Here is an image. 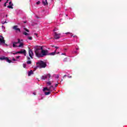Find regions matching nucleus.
<instances>
[{
  "label": "nucleus",
  "mask_w": 127,
  "mask_h": 127,
  "mask_svg": "<svg viewBox=\"0 0 127 127\" xmlns=\"http://www.w3.org/2000/svg\"><path fill=\"white\" fill-rule=\"evenodd\" d=\"M43 47L40 46H36L34 47V51L37 57H42L41 54Z\"/></svg>",
  "instance_id": "obj_1"
},
{
  "label": "nucleus",
  "mask_w": 127,
  "mask_h": 127,
  "mask_svg": "<svg viewBox=\"0 0 127 127\" xmlns=\"http://www.w3.org/2000/svg\"><path fill=\"white\" fill-rule=\"evenodd\" d=\"M37 66L35 67V69H37V68H39L40 69H41L42 68H45L46 66H47V64L46 63H44V62L41 61L40 62H38V63H36Z\"/></svg>",
  "instance_id": "obj_2"
},
{
  "label": "nucleus",
  "mask_w": 127,
  "mask_h": 127,
  "mask_svg": "<svg viewBox=\"0 0 127 127\" xmlns=\"http://www.w3.org/2000/svg\"><path fill=\"white\" fill-rule=\"evenodd\" d=\"M61 36V34L58 33L56 32L54 33V38L55 39H59Z\"/></svg>",
  "instance_id": "obj_3"
},
{
  "label": "nucleus",
  "mask_w": 127,
  "mask_h": 127,
  "mask_svg": "<svg viewBox=\"0 0 127 127\" xmlns=\"http://www.w3.org/2000/svg\"><path fill=\"white\" fill-rule=\"evenodd\" d=\"M48 54H49L48 50H43V48L42 50V53H41L42 57H43V56H46V55H48Z\"/></svg>",
  "instance_id": "obj_4"
},
{
  "label": "nucleus",
  "mask_w": 127,
  "mask_h": 127,
  "mask_svg": "<svg viewBox=\"0 0 127 127\" xmlns=\"http://www.w3.org/2000/svg\"><path fill=\"white\" fill-rule=\"evenodd\" d=\"M0 60H5L6 62H8V63H11V61L8 59L7 57H5L4 56L0 57Z\"/></svg>",
  "instance_id": "obj_5"
},
{
  "label": "nucleus",
  "mask_w": 127,
  "mask_h": 127,
  "mask_svg": "<svg viewBox=\"0 0 127 127\" xmlns=\"http://www.w3.org/2000/svg\"><path fill=\"white\" fill-rule=\"evenodd\" d=\"M15 54H24V56H26V51L25 50H22L15 53Z\"/></svg>",
  "instance_id": "obj_6"
},
{
  "label": "nucleus",
  "mask_w": 127,
  "mask_h": 127,
  "mask_svg": "<svg viewBox=\"0 0 127 127\" xmlns=\"http://www.w3.org/2000/svg\"><path fill=\"white\" fill-rule=\"evenodd\" d=\"M29 56L33 59V56H34V54H33V51L31 50V49H29Z\"/></svg>",
  "instance_id": "obj_7"
},
{
  "label": "nucleus",
  "mask_w": 127,
  "mask_h": 127,
  "mask_svg": "<svg viewBox=\"0 0 127 127\" xmlns=\"http://www.w3.org/2000/svg\"><path fill=\"white\" fill-rule=\"evenodd\" d=\"M12 28L13 29H14V30H15L16 32H17L18 31L19 32H20V29L18 28L17 26H14Z\"/></svg>",
  "instance_id": "obj_8"
},
{
  "label": "nucleus",
  "mask_w": 127,
  "mask_h": 127,
  "mask_svg": "<svg viewBox=\"0 0 127 127\" xmlns=\"http://www.w3.org/2000/svg\"><path fill=\"white\" fill-rule=\"evenodd\" d=\"M18 43H20V39H18V42H14L13 43V47H18V46H16V44Z\"/></svg>",
  "instance_id": "obj_9"
},
{
  "label": "nucleus",
  "mask_w": 127,
  "mask_h": 127,
  "mask_svg": "<svg viewBox=\"0 0 127 127\" xmlns=\"http://www.w3.org/2000/svg\"><path fill=\"white\" fill-rule=\"evenodd\" d=\"M0 42L1 43H2L3 44L5 43L4 39L3 38V37L0 36Z\"/></svg>",
  "instance_id": "obj_10"
},
{
  "label": "nucleus",
  "mask_w": 127,
  "mask_h": 127,
  "mask_svg": "<svg viewBox=\"0 0 127 127\" xmlns=\"http://www.w3.org/2000/svg\"><path fill=\"white\" fill-rule=\"evenodd\" d=\"M9 5L7 6V7L8 8H13V7H12L13 4H12V3L11 2V1H10L9 2Z\"/></svg>",
  "instance_id": "obj_11"
},
{
  "label": "nucleus",
  "mask_w": 127,
  "mask_h": 127,
  "mask_svg": "<svg viewBox=\"0 0 127 127\" xmlns=\"http://www.w3.org/2000/svg\"><path fill=\"white\" fill-rule=\"evenodd\" d=\"M56 50H56L55 51V52H54L50 53H49L48 55H51V56H53L55 55V54H56Z\"/></svg>",
  "instance_id": "obj_12"
},
{
  "label": "nucleus",
  "mask_w": 127,
  "mask_h": 127,
  "mask_svg": "<svg viewBox=\"0 0 127 127\" xmlns=\"http://www.w3.org/2000/svg\"><path fill=\"white\" fill-rule=\"evenodd\" d=\"M41 78L42 80H46V79H47V75H43Z\"/></svg>",
  "instance_id": "obj_13"
},
{
  "label": "nucleus",
  "mask_w": 127,
  "mask_h": 127,
  "mask_svg": "<svg viewBox=\"0 0 127 127\" xmlns=\"http://www.w3.org/2000/svg\"><path fill=\"white\" fill-rule=\"evenodd\" d=\"M33 74V71L32 70H30L28 72V76H31Z\"/></svg>",
  "instance_id": "obj_14"
},
{
  "label": "nucleus",
  "mask_w": 127,
  "mask_h": 127,
  "mask_svg": "<svg viewBox=\"0 0 127 127\" xmlns=\"http://www.w3.org/2000/svg\"><path fill=\"white\" fill-rule=\"evenodd\" d=\"M49 90H50V91H54V87H53V86H51L50 87V88H49Z\"/></svg>",
  "instance_id": "obj_15"
},
{
  "label": "nucleus",
  "mask_w": 127,
  "mask_h": 127,
  "mask_svg": "<svg viewBox=\"0 0 127 127\" xmlns=\"http://www.w3.org/2000/svg\"><path fill=\"white\" fill-rule=\"evenodd\" d=\"M19 43L20 45L18 46V47H23V43L20 42V43Z\"/></svg>",
  "instance_id": "obj_16"
},
{
  "label": "nucleus",
  "mask_w": 127,
  "mask_h": 127,
  "mask_svg": "<svg viewBox=\"0 0 127 127\" xmlns=\"http://www.w3.org/2000/svg\"><path fill=\"white\" fill-rule=\"evenodd\" d=\"M49 90H50L49 88H47V87H45V88H44V89H43V92H45V91H50Z\"/></svg>",
  "instance_id": "obj_17"
},
{
  "label": "nucleus",
  "mask_w": 127,
  "mask_h": 127,
  "mask_svg": "<svg viewBox=\"0 0 127 127\" xmlns=\"http://www.w3.org/2000/svg\"><path fill=\"white\" fill-rule=\"evenodd\" d=\"M43 3L44 5H46V4H48L47 0H45V1L43 0Z\"/></svg>",
  "instance_id": "obj_18"
},
{
  "label": "nucleus",
  "mask_w": 127,
  "mask_h": 127,
  "mask_svg": "<svg viewBox=\"0 0 127 127\" xmlns=\"http://www.w3.org/2000/svg\"><path fill=\"white\" fill-rule=\"evenodd\" d=\"M47 84L48 86H50L51 85V81H48L47 82Z\"/></svg>",
  "instance_id": "obj_19"
},
{
  "label": "nucleus",
  "mask_w": 127,
  "mask_h": 127,
  "mask_svg": "<svg viewBox=\"0 0 127 127\" xmlns=\"http://www.w3.org/2000/svg\"><path fill=\"white\" fill-rule=\"evenodd\" d=\"M50 91H49V92H45V94L47 96L48 95H50Z\"/></svg>",
  "instance_id": "obj_20"
},
{
  "label": "nucleus",
  "mask_w": 127,
  "mask_h": 127,
  "mask_svg": "<svg viewBox=\"0 0 127 127\" xmlns=\"http://www.w3.org/2000/svg\"><path fill=\"white\" fill-rule=\"evenodd\" d=\"M23 34L24 35H29V34L27 33L26 32H24L23 33Z\"/></svg>",
  "instance_id": "obj_21"
},
{
  "label": "nucleus",
  "mask_w": 127,
  "mask_h": 127,
  "mask_svg": "<svg viewBox=\"0 0 127 127\" xmlns=\"http://www.w3.org/2000/svg\"><path fill=\"white\" fill-rule=\"evenodd\" d=\"M27 64H31V61H27Z\"/></svg>",
  "instance_id": "obj_22"
},
{
  "label": "nucleus",
  "mask_w": 127,
  "mask_h": 127,
  "mask_svg": "<svg viewBox=\"0 0 127 127\" xmlns=\"http://www.w3.org/2000/svg\"><path fill=\"white\" fill-rule=\"evenodd\" d=\"M24 29L25 31H27V32H29V30L27 29L26 28H24Z\"/></svg>",
  "instance_id": "obj_23"
},
{
  "label": "nucleus",
  "mask_w": 127,
  "mask_h": 127,
  "mask_svg": "<svg viewBox=\"0 0 127 127\" xmlns=\"http://www.w3.org/2000/svg\"><path fill=\"white\" fill-rule=\"evenodd\" d=\"M28 39L29 40H32V37H28Z\"/></svg>",
  "instance_id": "obj_24"
},
{
  "label": "nucleus",
  "mask_w": 127,
  "mask_h": 127,
  "mask_svg": "<svg viewBox=\"0 0 127 127\" xmlns=\"http://www.w3.org/2000/svg\"><path fill=\"white\" fill-rule=\"evenodd\" d=\"M8 0H7V1L4 4V6H6V3H7Z\"/></svg>",
  "instance_id": "obj_25"
},
{
  "label": "nucleus",
  "mask_w": 127,
  "mask_h": 127,
  "mask_svg": "<svg viewBox=\"0 0 127 127\" xmlns=\"http://www.w3.org/2000/svg\"><path fill=\"white\" fill-rule=\"evenodd\" d=\"M47 76L49 77V78H50V77H51V75H50V74L49 73L47 74Z\"/></svg>",
  "instance_id": "obj_26"
},
{
  "label": "nucleus",
  "mask_w": 127,
  "mask_h": 127,
  "mask_svg": "<svg viewBox=\"0 0 127 127\" xmlns=\"http://www.w3.org/2000/svg\"><path fill=\"white\" fill-rule=\"evenodd\" d=\"M23 67L24 68H26V65H25V64H23Z\"/></svg>",
  "instance_id": "obj_27"
},
{
  "label": "nucleus",
  "mask_w": 127,
  "mask_h": 127,
  "mask_svg": "<svg viewBox=\"0 0 127 127\" xmlns=\"http://www.w3.org/2000/svg\"><path fill=\"white\" fill-rule=\"evenodd\" d=\"M34 35H36V36L37 37H38V34H37V33H35V34H34Z\"/></svg>",
  "instance_id": "obj_28"
},
{
  "label": "nucleus",
  "mask_w": 127,
  "mask_h": 127,
  "mask_svg": "<svg viewBox=\"0 0 127 127\" xmlns=\"http://www.w3.org/2000/svg\"><path fill=\"white\" fill-rule=\"evenodd\" d=\"M37 4H39L40 3V1H38L37 2H36Z\"/></svg>",
  "instance_id": "obj_29"
},
{
  "label": "nucleus",
  "mask_w": 127,
  "mask_h": 127,
  "mask_svg": "<svg viewBox=\"0 0 127 127\" xmlns=\"http://www.w3.org/2000/svg\"><path fill=\"white\" fill-rule=\"evenodd\" d=\"M55 48H56V52L57 51V50H58V48H59V47H55Z\"/></svg>",
  "instance_id": "obj_30"
},
{
  "label": "nucleus",
  "mask_w": 127,
  "mask_h": 127,
  "mask_svg": "<svg viewBox=\"0 0 127 127\" xmlns=\"http://www.w3.org/2000/svg\"><path fill=\"white\" fill-rule=\"evenodd\" d=\"M20 56H17L16 57V59H18V58H20Z\"/></svg>",
  "instance_id": "obj_31"
},
{
  "label": "nucleus",
  "mask_w": 127,
  "mask_h": 127,
  "mask_svg": "<svg viewBox=\"0 0 127 127\" xmlns=\"http://www.w3.org/2000/svg\"><path fill=\"white\" fill-rule=\"evenodd\" d=\"M1 28L3 29H4V28H5V27H4V26L2 25L1 26Z\"/></svg>",
  "instance_id": "obj_32"
},
{
  "label": "nucleus",
  "mask_w": 127,
  "mask_h": 127,
  "mask_svg": "<svg viewBox=\"0 0 127 127\" xmlns=\"http://www.w3.org/2000/svg\"><path fill=\"white\" fill-rule=\"evenodd\" d=\"M56 78H57V79H58V78H59V75H57L56 76Z\"/></svg>",
  "instance_id": "obj_33"
},
{
  "label": "nucleus",
  "mask_w": 127,
  "mask_h": 127,
  "mask_svg": "<svg viewBox=\"0 0 127 127\" xmlns=\"http://www.w3.org/2000/svg\"><path fill=\"white\" fill-rule=\"evenodd\" d=\"M73 53H75L76 54H78V53H77V51H74Z\"/></svg>",
  "instance_id": "obj_34"
},
{
  "label": "nucleus",
  "mask_w": 127,
  "mask_h": 127,
  "mask_svg": "<svg viewBox=\"0 0 127 127\" xmlns=\"http://www.w3.org/2000/svg\"><path fill=\"white\" fill-rule=\"evenodd\" d=\"M27 60H30V58H29V57H27Z\"/></svg>",
  "instance_id": "obj_35"
},
{
  "label": "nucleus",
  "mask_w": 127,
  "mask_h": 127,
  "mask_svg": "<svg viewBox=\"0 0 127 127\" xmlns=\"http://www.w3.org/2000/svg\"><path fill=\"white\" fill-rule=\"evenodd\" d=\"M12 61H16V60H15V59H14V58H13L12 59Z\"/></svg>",
  "instance_id": "obj_36"
},
{
  "label": "nucleus",
  "mask_w": 127,
  "mask_h": 127,
  "mask_svg": "<svg viewBox=\"0 0 127 127\" xmlns=\"http://www.w3.org/2000/svg\"><path fill=\"white\" fill-rule=\"evenodd\" d=\"M1 23H2V24H4V23H5V22L2 21V22H1Z\"/></svg>",
  "instance_id": "obj_37"
},
{
  "label": "nucleus",
  "mask_w": 127,
  "mask_h": 127,
  "mask_svg": "<svg viewBox=\"0 0 127 127\" xmlns=\"http://www.w3.org/2000/svg\"><path fill=\"white\" fill-rule=\"evenodd\" d=\"M67 75L65 74L64 76V78H65V77H66Z\"/></svg>",
  "instance_id": "obj_38"
},
{
  "label": "nucleus",
  "mask_w": 127,
  "mask_h": 127,
  "mask_svg": "<svg viewBox=\"0 0 127 127\" xmlns=\"http://www.w3.org/2000/svg\"><path fill=\"white\" fill-rule=\"evenodd\" d=\"M68 78H72V76H68Z\"/></svg>",
  "instance_id": "obj_39"
},
{
  "label": "nucleus",
  "mask_w": 127,
  "mask_h": 127,
  "mask_svg": "<svg viewBox=\"0 0 127 127\" xmlns=\"http://www.w3.org/2000/svg\"><path fill=\"white\" fill-rule=\"evenodd\" d=\"M33 94V95H36V93H35V92H34Z\"/></svg>",
  "instance_id": "obj_40"
},
{
  "label": "nucleus",
  "mask_w": 127,
  "mask_h": 127,
  "mask_svg": "<svg viewBox=\"0 0 127 127\" xmlns=\"http://www.w3.org/2000/svg\"><path fill=\"white\" fill-rule=\"evenodd\" d=\"M70 36L72 37V36H73V35L72 34H70Z\"/></svg>",
  "instance_id": "obj_41"
},
{
  "label": "nucleus",
  "mask_w": 127,
  "mask_h": 127,
  "mask_svg": "<svg viewBox=\"0 0 127 127\" xmlns=\"http://www.w3.org/2000/svg\"><path fill=\"white\" fill-rule=\"evenodd\" d=\"M55 86H56V87H57V86H58V84H56L55 85Z\"/></svg>",
  "instance_id": "obj_42"
},
{
  "label": "nucleus",
  "mask_w": 127,
  "mask_h": 127,
  "mask_svg": "<svg viewBox=\"0 0 127 127\" xmlns=\"http://www.w3.org/2000/svg\"><path fill=\"white\" fill-rule=\"evenodd\" d=\"M62 55H65V54L63 53V54H62Z\"/></svg>",
  "instance_id": "obj_43"
},
{
  "label": "nucleus",
  "mask_w": 127,
  "mask_h": 127,
  "mask_svg": "<svg viewBox=\"0 0 127 127\" xmlns=\"http://www.w3.org/2000/svg\"><path fill=\"white\" fill-rule=\"evenodd\" d=\"M70 33L68 32V33H66V34H69Z\"/></svg>",
  "instance_id": "obj_44"
},
{
  "label": "nucleus",
  "mask_w": 127,
  "mask_h": 127,
  "mask_svg": "<svg viewBox=\"0 0 127 127\" xmlns=\"http://www.w3.org/2000/svg\"><path fill=\"white\" fill-rule=\"evenodd\" d=\"M57 29H54V31H56Z\"/></svg>",
  "instance_id": "obj_45"
},
{
  "label": "nucleus",
  "mask_w": 127,
  "mask_h": 127,
  "mask_svg": "<svg viewBox=\"0 0 127 127\" xmlns=\"http://www.w3.org/2000/svg\"><path fill=\"white\" fill-rule=\"evenodd\" d=\"M76 50H79V48H76Z\"/></svg>",
  "instance_id": "obj_46"
},
{
  "label": "nucleus",
  "mask_w": 127,
  "mask_h": 127,
  "mask_svg": "<svg viewBox=\"0 0 127 127\" xmlns=\"http://www.w3.org/2000/svg\"><path fill=\"white\" fill-rule=\"evenodd\" d=\"M13 54L14 55H15V54H15V53H13Z\"/></svg>",
  "instance_id": "obj_47"
},
{
  "label": "nucleus",
  "mask_w": 127,
  "mask_h": 127,
  "mask_svg": "<svg viewBox=\"0 0 127 127\" xmlns=\"http://www.w3.org/2000/svg\"><path fill=\"white\" fill-rule=\"evenodd\" d=\"M73 37H77V36H74Z\"/></svg>",
  "instance_id": "obj_48"
},
{
  "label": "nucleus",
  "mask_w": 127,
  "mask_h": 127,
  "mask_svg": "<svg viewBox=\"0 0 127 127\" xmlns=\"http://www.w3.org/2000/svg\"><path fill=\"white\" fill-rule=\"evenodd\" d=\"M24 23H26V21H24Z\"/></svg>",
  "instance_id": "obj_49"
},
{
  "label": "nucleus",
  "mask_w": 127,
  "mask_h": 127,
  "mask_svg": "<svg viewBox=\"0 0 127 127\" xmlns=\"http://www.w3.org/2000/svg\"><path fill=\"white\" fill-rule=\"evenodd\" d=\"M59 53H60L59 52H58V53H57V54H59Z\"/></svg>",
  "instance_id": "obj_50"
},
{
  "label": "nucleus",
  "mask_w": 127,
  "mask_h": 127,
  "mask_svg": "<svg viewBox=\"0 0 127 127\" xmlns=\"http://www.w3.org/2000/svg\"><path fill=\"white\" fill-rule=\"evenodd\" d=\"M5 22V23H7L6 21H5V22Z\"/></svg>",
  "instance_id": "obj_51"
},
{
  "label": "nucleus",
  "mask_w": 127,
  "mask_h": 127,
  "mask_svg": "<svg viewBox=\"0 0 127 127\" xmlns=\"http://www.w3.org/2000/svg\"><path fill=\"white\" fill-rule=\"evenodd\" d=\"M2 0H0V1H1Z\"/></svg>",
  "instance_id": "obj_52"
},
{
  "label": "nucleus",
  "mask_w": 127,
  "mask_h": 127,
  "mask_svg": "<svg viewBox=\"0 0 127 127\" xmlns=\"http://www.w3.org/2000/svg\"><path fill=\"white\" fill-rule=\"evenodd\" d=\"M21 41H23V40H21Z\"/></svg>",
  "instance_id": "obj_53"
}]
</instances>
